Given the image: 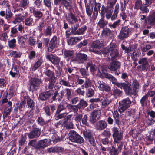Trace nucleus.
<instances>
[{"mask_svg":"<svg viewBox=\"0 0 155 155\" xmlns=\"http://www.w3.org/2000/svg\"><path fill=\"white\" fill-rule=\"evenodd\" d=\"M104 76L109 79L112 82L113 84H114L118 87L121 89H123L127 94H129L130 90V86L131 85L129 83H118L117 81V80L112 75L107 73H104Z\"/></svg>","mask_w":155,"mask_h":155,"instance_id":"f257e3e1","label":"nucleus"},{"mask_svg":"<svg viewBox=\"0 0 155 155\" xmlns=\"http://www.w3.org/2000/svg\"><path fill=\"white\" fill-rule=\"evenodd\" d=\"M101 52L104 56L105 57L107 56L110 53L112 60H114L116 58L119 54L116 46L113 43H110L107 46L104 48Z\"/></svg>","mask_w":155,"mask_h":155,"instance_id":"f03ea898","label":"nucleus"},{"mask_svg":"<svg viewBox=\"0 0 155 155\" xmlns=\"http://www.w3.org/2000/svg\"><path fill=\"white\" fill-rule=\"evenodd\" d=\"M131 102L130 99L126 98L119 102L118 111L120 113L124 112L130 106Z\"/></svg>","mask_w":155,"mask_h":155,"instance_id":"7ed1b4c3","label":"nucleus"},{"mask_svg":"<svg viewBox=\"0 0 155 155\" xmlns=\"http://www.w3.org/2000/svg\"><path fill=\"white\" fill-rule=\"evenodd\" d=\"M68 135L69 140L73 142L81 144L84 142L83 138L74 130L70 131Z\"/></svg>","mask_w":155,"mask_h":155,"instance_id":"20e7f679","label":"nucleus"},{"mask_svg":"<svg viewBox=\"0 0 155 155\" xmlns=\"http://www.w3.org/2000/svg\"><path fill=\"white\" fill-rule=\"evenodd\" d=\"M102 43L99 40H97L93 42L90 47L89 51L98 54H101V47Z\"/></svg>","mask_w":155,"mask_h":155,"instance_id":"39448f33","label":"nucleus"},{"mask_svg":"<svg viewBox=\"0 0 155 155\" xmlns=\"http://www.w3.org/2000/svg\"><path fill=\"white\" fill-rule=\"evenodd\" d=\"M112 131L113 132L112 136L114 140V143H120L123 138L122 133L118 130L117 128L116 127L112 128Z\"/></svg>","mask_w":155,"mask_h":155,"instance_id":"423d86ee","label":"nucleus"},{"mask_svg":"<svg viewBox=\"0 0 155 155\" xmlns=\"http://www.w3.org/2000/svg\"><path fill=\"white\" fill-rule=\"evenodd\" d=\"M101 114L100 109H97L94 110L91 114L90 120L92 123H94L98 120L100 118Z\"/></svg>","mask_w":155,"mask_h":155,"instance_id":"0eeeda50","label":"nucleus"},{"mask_svg":"<svg viewBox=\"0 0 155 155\" xmlns=\"http://www.w3.org/2000/svg\"><path fill=\"white\" fill-rule=\"evenodd\" d=\"M130 32V29L127 26L123 27L118 35V38L121 40H123L127 38Z\"/></svg>","mask_w":155,"mask_h":155,"instance_id":"6e6552de","label":"nucleus"},{"mask_svg":"<svg viewBox=\"0 0 155 155\" xmlns=\"http://www.w3.org/2000/svg\"><path fill=\"white\" fill-rule=\"evenodd\" d=\"M41 82L40 79L37 78H32L30 82L29 90L33 91L36 90Z\"/></svg>","mask_w":155,"mask_h":155,"instance_id":"1a4fd4ad","label":"nucleus"},{"mask_svg":"<svg viewBox=\"0 0 155 155\" xmlns=\"http://www.w3.org/2000/svg\"><path fill=\"white\" fill-rule=\"evenodd\" d=\"M130 86V91L129 94L136 95L138 93L140 87V85L139 82L137 80H134L132 81V89Z\"/></svg>","mask_w":155,"mask_h":155,"instance_id":"9d476101","label":"nucleus"},{"mask_svg":"<svg viewBox=\"0 0 155 155\" xmlns=\"http://www.w3.org/2000/svg\"><path fill=\"white\" fill-rule=\"evenodd\" d=\"M87 55L81 53L78 54L76 57L72 61L76 63H83L87 61Z\"/></svg>","mask_w":155,"mask_h":155,"instance_id":"9b49d317","label":"nucleus"},{"mask_svg":"<svg viewBox=\"0 0 155 155\" xmlns=\"http://www.w3.org/2000/svg\"><path fill=\"white\" fill-rule=\"evenodd\" d=\"M57 37L56 35L54 36L51 39L48 48V51L51 52L53 49L57 47Z\"/></svg>","mask_w":155,"mask_h":155,"instance_id":"f8f14e48","label":"nucleus"},{"mask_svg":"<svg viewBox=\"0 0 155 155\" xmlns=\"http://www.w3.org/2000/svg\"><path fill=\"white\" fill-rule=\"evenodd\" d=\"M121 64L117 61H113L111 62L108 68L111 71H115L120 68Z\"/></svg>","mask_w":155,"mask_h":155,"instance_id":"ddd939ff","label":"nucleus"},{"mask_svg":"<svg viewBox=\"0 0 155 155\" xmlns=\"http://www.w3.org/2000/svg\"><path fill=\"white\" fill-rule=\"evenodd\" d=\"M66 17L67 21L71 24L77 23L78 21L77 16L71 12L68 13L66 15Z\"/></svg>","mask_w":155,"mask_h":155,"instance_id":"4468645a","label":"nucleus"},{"mask_svg":"<svg viewBox=\"0 0 155 155\" xmlns=\"http://www.w3.org/2000/svg\"><path fill=\"white\" fill-rule=\"evenodd\" d=\"M41 134V130L38 128H34L28 134L29 138L32 139L38 137Z\"/></svg>","mask_w":155,"mask_h":155,"instance_id":"2eb2a0df","label":"nucleus"},{"mask_svg":"<svg viewBox=\"0 0 155 155\" xmlns=\"http://www.w3.org/2000/svg\"><path fill=\"white\" fill-rule=\"evenodd\" d=\"M46 58L54 64H58L60 61V59L59 58L52 54L47 55Z\"/></svg>","mask_w":155,"mask_h":155,"instance_id":"dca6fc26","label":"nucleus"},{"mask_svg":"<svg viewBox=\"0 0 155 155\" xmlns=\"http://www.w3.org/2000/svg\"><path fill=\"white\" fill-rule=\"evenodd\" d=\"M97 86L99 90L102 91L109 92L110 90V87L103 81L98 82Z\"/></svg>","mask_w":155,"mask_h":155,"instance_id":"f3484780","label":"nucleus"},{"mask_svg":"<svg viewBox=\"0 0 155 155\" xmlns=\"http://www.w3.org/2000/svg\"><path fill=\"white\" fill-rule=\"evenodd\" d=\"M53 90H50L41 93L39 95V98L41 100H45L50 96L54 94Z\"/></svg>","mask_w":155,"mask_h":155,"instance_id":"a211bd4d","label":"nucleus"},{"mask_svg":"<svg viewBox=\"0 0 155 155\" xmlns=\"http://www.w3.org/2000/svg\"><path fill=\"white\" fill-rule=\"evenodd\" d=\"M107 126V123L104 120H100L96 124L95 128L98 130H101L105 129Z\"/></svg>","mask_w":155,"mask_h":155,"instance_id":"6ab92c4d","label":"nucleus"},{"mask_svg":"<svg viewBox=\"0 0 155 155\" xmlns=\"http://www.w3.org/2000/svg\"><path fill=\"white\" fill-rule=\"evenodd\" d=\"M47 142L48 140L46 139L39 141L37 143V146H35L36 149L44 148L46 147L47 145Z\"/></svg>","mask_w":155,"mask_h":155,"instance_id":"aec40b11","label":"nucleus"},{"mask_svg":"<svg viewBox=\"0 0 155 155\" xmlns=\"http://www.w3.org/2000/svg\"><path fill=\"white\" fill-rule=\"evenodd\" d=\"M10 74L13 77H15L17 75L19 76H20L19 71V67L15 65L12 68L11 71L9 72Z\"/></svg>","mask_w":155,"mask_h":155,"instance_id":"412c9836","label":"nucleus"},{"mask_svg":"<svg viewBox=\"0 0 155 155\" xmlns=\"http://www.w3.org/2000/svg\"><path fill=\"white\" fill-rule=\"evenodd\" d=\"M54 95L52 97V99L53 101L58 100V101H60L62 99L64 96V93L63 90H61L59 93H54Z\"/></svg>","mask_w":155,"mask_h":155,"instance_id":"4be33fe9","label":"nucleus"},{"mask_svg":"<svg viewBox=\"0 0 155 155\" xmlns=\"http://www.w3.org/2000/svg\"><path fill=\"white\" fill-rule=\"evenodd\" d=\"M122 94V91L117 88L114 89L113 90L112 95L115 98L120 97Z\"/></svg>","mask_w":155,"mask_h":155,"instance_id":"5701e85b","label":"nucleus"},{"mask_svg":"<svg viewBox=\"0 0 155 155\" xmlns=\"http://www.w3.org/2000/svg\"><path fill=\"white\" fill-rule=\"evenodd\" d=\"M26 15L25 14L24 15H22L21 14H19L16 15V18L15 19L12 21V23L14 24L17 23V22H20L21 21L23 20L26 17Z\"/></svg>","mask_w":155,"mask_h":155,"instance_id":"b1692460","label":"nucleus"},{"mask_svg":"<svg viewBox=\"0 0 155 155\" xmlns=\"http://www.w3.org/2000/svg\"><path fill=\"white\" fill-rule=\"evenodd\" d=\"M52 27L48 26L44 31V34L46 36H51L52 34Z\"/></svg>","mask_w":155,"mask_h":155,"instance_id":"393cba45","label":"nucleus"},{"mask_svg":"<svg viewBox=\"0 0 155 155\" xmlns=\"http://www.w3.org/2000/svg\"><path fill=\"white\" fill-rule=\"evenodd\" d=\"M29 4V0H21L19 4V6L24 9H26L28 7Z\"/></svg>","mask_w":155,"mask_h":155,"instance_id":"a878e982","label":"nucleus"},{"mask_svg":"<svg viewBox=\"0 0 155 155\" xmlns=\"http://www.w3.org/2000/svg\"><path fill=\"white\" fill-rule=\"evenodd\" d=\"M62 124L67 129L73 128L74 126L72 121H64L62 122Z\"/></svg>","mask_w":155,"mask_h":155,"instance_id":"bb28decb","label":"nucleus"},{"mask_svg":"<svg viewBox=\"0 0 155 155\" xmlns=\"http://www.w3.org/2000/svg\"><path fill=\"white\" fill-rule=\"evenodd\" d=\"M64 58H68V59H70L73 55L74 51L73 50H65L64 51Z\"/></svg>","mask_w":155,"mask_h":155,"instance_id":"cd10ccee","label":"nucleus"},{"mask_svg":"<svg viewBox=\"0 0 155 155\" xmlns=\"http://www.w3.org/2000/svg\"><path fill=\"white\" fill-rule=\"evenodd\" d=\"M139 64L141 65L143 67L145 68L148 65V62L147 59L146 58H142L140 59L138 62Z\"/></svg>","mask_w":155,"mask_h":155,"instance_id":"c85d7f7f","label":"nucleus"},{"mask_svg":"<svg viewBox=\"0 0 155 155\" xmlns=\"http://www.w3.org/2000/svg\"><path fill=\"white\" fill-rule=\"evenodd\" d=\"M32 12L36 18H40L43 16V13L41 12L38 10H35V8L33 9Z\"/></svg>","mask_w":155,"mask_h":155,"instance_id":"c756f323","label":"nucleus"},{"mask_svg":"<svg viewBox=\"0 0 155 155\" xmlns=\"http://www.w3.org/2000/svg\"><path fill=\"white\" fill-rule=\"evenodd\" d=\"M107 21L104 20V17H102L97 23L98 25L100 28H103L107 24Z\"/></svg>","mask_w":155,"mask_h":155,"instance_id":"7c9ffc66","label":"nucleus"},{"mask_svg":"<svg viewBox=\"0 0 155 155\" xmlns=\"http://www.w3.org/2000/svg\"><path fill=\"white\" fill-rule=\"evenodd\" d=\"M16 40L13 38L8 41V47L11 48H14L16 46Z\"/></svg>","mask_w":155,"mask_h":155,"instance_id":"2f4dec72","label":"nucleus"},{"mask_svg":"<svg viewBox=\"0 0 155 155\" xmlns=\"http://www.w3.org/2000/svg\"><path fill=\"white\" fill-rule=\"evenodd\" d=\"M51 137L50 139V141H52L54 144L59 142L60 140L59 137L56 134H52L51 135Z\"/></svg>","mask_w":155,"mask_h":155,"instance_id":"473e14b6","label":"nucleus"},{"mask_svg":"<svg viewBox=\"0 0 155 155\" xmlns=\"http://www.w3.org/2000/svg\"><path fill=\"white\" fill-rule=\"evenodd\" d=\"M38 40L33 37H30L28 40V44L31 46H34L37 44Z\"/></svg>","mask_w":155,"mask_h":155,"instance_id":"72a5a7b5","label":"nucleus"},{"mask_svg":"<svg viewBox=\"0 0 155 155\" xmlns=\"http://www.w3.org/2000/svg\"><path fill=\"white\" fill-rule=\"evenodd\" d=\"M28 38L27 35H24L21 36L19 38L18 41L19 43L21 45H25V42L27 39Z\"/></svg>","mask_w":155,"mask_h":155,"instance_id":"f704fd0d","label":"nucleus"},{"mask_svg":"<svg viewBox=\"0 0 155 155\" xmlns=\"http://www.w3.org/2000/svg\"><path fill=\"white\" fill-rule=\"evenodd\" d=\"M91 80L89 79H87L84 83L81 85V88L82 89L88 88L91 86Z\"/></svg>","mask_w":155,"mask_h":155,"instance_id":"c9c22d12","label":"nucleus"},{"mask_svg":"<svg viewBox=\"0 0 155 155\" xmlns=\"http://www.w3.org/2000/svg\"><path fill=\"white\" fill-rule=\"evenodd\" d=\"M151 46L150 45L141 44L140 45V49L143 52H146L149 49H151Z\"/></svg>","mask_w":155,"mask_h":155,"instance_id":"e433bc0d","label":"nucleus"},{"mask_svg":"<svg viewBox=\"0 0 155 155\" xmlns=\"http://www.w3.org/2000/svg\"><path fill=\"white\" fill-rule=\"evenodd\" d=\"M94 90L91 88L88 89L86 92V96L87 97H91L94 94Z\"/></svg>","mask_w":155,"mask_h":155,"instance_id":"4c0bfd02","label":"nucleus"},{"mask_svg":"<svg viewBox=\"0 0 155 155\" xmlns=\"http://www.w3.org/2000/svg\"><path fill=\"white\" fill-rule=\"evenodd\" d=\"M49 81L48 88L49 89H52L54 87V84L55 82V78H49Z\"/></svg>","mask_w":155,"mask_h":155,"instance_id":"58836bf2","label":"nucleus"},{"mask_svg":"<svg viewBox=\"0 0 155 155\" xmlns=\"http://www.w3.org/2000/svg\"><path fill=\"white\" fill-rule=\"evenodd\" d=\"M33 21V18L31 16H30L29 17L25 19V24L27 26H30L32 25Z\"/></svg>","mask_w":155,"mask_h":155,"instance_id":"ea45409f","label":"nucleus"},{"mask_svg":"<svg viewBox=\"0 0 155 155\" xmlns=\"http://www.w3.org/2000/svg\"><path fill=\"white\" fill-rule=\"evenodd\" d=\"M101 7V4L99 3H95V7L94 8V13L96 15H97L98 12L100 11Z\"/></svg>","mask_w":155,"mask_h":155,"instance_id":"a19ab883","label":"nucleus"},{"mask_svg":"<svg viewBox=\"0 0 155 155\" xmlns=\"http://www.w3.org/2000/svg\"><path fill=\"white\" fill-rule=\"evenodd\" d=\"M87 29V26L84 25L79 28L76 31V33L78 35L83 34Z\"/></svg>","mask_w":155,"mask_h":155,"instance_id":"79ce46f5","label":"nucleus"},{"mask_svg":"<svg viewBox=\"0 0 155 155\" xmlns=\"http://www.w3.org/2000/svg\"><path fill=\"white\" fill-rule=\"evenodd\" d=\"M45 74L49 77V78H55L54 72L51 71L50 70H46L45 72Z\"/></svg>","mask_w":155,"mask_h":155,"instance_id":"37998d69","label":"nucleus"},{"mask_svg":"<svg viewBox=\"0 0 155 155\" xmlns=\"http://www.w3.org/2000/svg\"><path fill=\"white\" fill-rule=\"evenodd\" d=\"M21 53L19 52H17L15 51H13L10 53V55L11 57L14 58H16L18 57H20L21 55Z\"/></svg>","mask_w":155,"mask_h":155,"instance_id":"c03bdc74","label":"nucleus"},{"mask_svg":"<svg viewBox=\"0 0 155 155\" xmlns=\"http://www.w3.org/2000/svg\"><path fill=\"white\" fill-rule=\"evenodd\" d=\"M68 114V113L66 112L63 113L59 114H57L55 115V119L56 120H58L59 119H61L65 117Z\"/></svg>","mask_w":155,"mask_h":155,"instance_id":"a18cd8bd","label":"nucleus"},{"mask_svg":"<svg viewBox=\"0 0 155 155\" xmlns=\"http://www.w3.org/2000/svg\"><path fill=\"white\" fill-rule=\"evenodd\" d=\"M83 134L85 137L88 138L92 137V132L89 130L86 129L83 131Z\"/></svg>","mask_w":155,"mask_h":155,"instance_id":"49530a36","label":"nucleus"},{"mask_svg":"<svg viewBox=\"0 0 155 155\" xmlns=\"http://www.w3.org/2000/svg\"><path fill=\"white\" fill-rule=\"evenodd\" d=\"M12 15L13 14L9 9L6 10L5 18L7 20H9L12 17Z\"/></svg>","mask_w":155,"mask_h":155,"instance_id":"de8ad7c7","label":"nucleus"},{"mask_svg":"<svg viewBox=\"0 0 155 155\" xmlns=\"http://www.w3.org/2000/svg\"><path fill=\"white\" fill-rule=\"evenodd\" d=\"M142 4V2L141 0H137L135 4V6L134 7V9H138L141 6Z\"/></svg>","mask_w":155,"mask_h":155,"instance_id":"09e8293b","label":"nucleus"},{"mask_svg":"<svg viewBox=\"0 0 155 155\" xmlns=\"http://www.w3.org/2000/svg\"><path fill=\"white\" fill-rule=\"evenodd\" d=\"M148 100V97L146 94L140 100V103L142 106H144L147 104V101Z\"/></svg>","mask_w":155,"mask_h":155,"instance_id":"8fccbe9b","label":"nucleus"},{"mask_svg":"<svg viewBox=\"0 0 155 155\" xmlns=\"http://www.w3.org/2000/svg\"><path fill=\"white\" fill-rule=\"evenodd\" d=\"M121 20L120 19L114 22L112 24H109V26L111 28H115L118 26L120 24Z\"/></svg>","mask_w":155,"mask_h":155,"instance_id":"3c124183","label":"nucleus"},{"mask_svg":"<svg viewBox=\"0 0 155 155\" xmlns=\"http://www.w3.org/2000/svg\"><path fill=\"white\" fill-rule=\"evenodd\" d=\"M67 107L71 108L74 112H77L78 110V109L80 108H79V106H78V105L73 106L70 104H68L67 105Z\"/></svg>","mask_w":155,"mask_h":155,"instance_id":"603ef678","label":"nucleus"},{"mask_svg":"<svg viewBox=\"0 0 155 155\" xmlns=\"http://www.w3.org/2000/svg\"><path fill=\"white\" fill-rule=\"evenodd\" d=\"M69 2L66 0H62L61 1L62 4H63L65 7L67 8H68L71 7V2L70 0H69Z\"/></svg>","mask_w":155,"mask_h":155,"instance_id":"864d4df0","label":"nucleus"},{"mask_svg":"<svg viewBox=\"0 0 155 155\" xmlns=\"http://www.w3.org/2000/svg\"><path fill=\"white\" fill-rule=\"evenodd\" d=\"M66 93L65 96L68 100H70L71 97V91L70 89L68 88H66L65 89Z\"/></svg>","mask_w":155,"mask_h":155,"instance_id":"5fc2aeb1","label":"nucleus"},{"mask_svg":"<svg viewBox=\"0 0 155 155\" xmlns=\"http://www.w3.org/2000/svg\"><path fill=\"white\" fill-rule=\"evenodd\" d=\"M75 121L78 122H80L82 119L83 117V115L81 114L76 113L75 115Z\"/></svg>","mask_w":155,"mask_h":155,"instance_id":"6e6d98bb","label":"nucleus"},{"mask_svg":"<svg viewBox=\"0 0 155 155\" xmlns=\"http://www.w3.org/2000/svg\"><path fill=\"white\" fill-rule=\"evenodd\" d=\"M86 11L87 15L91 16L93 12V8H91L90 6L87 5H86Z\"/></svg>","mask_w":155,"mask_h":155,"instance_id":"4d7b16f0","label":"nucleus"},{"mask_svg":"<svg viewBox=\"0 0 155 155\" xmlns=\"http://www.w3.org/2000/svg\"><path fill=\"white\" fill-rule=\"evenodd\" d=\"M27 104L28 108L32 109L35 106V103L31 99H29L27 102Z\"/></svg>","mask_w":155,"mask_h":155,"instance_id":"13d9d810","label":"nucleus"},{"mask_svg":"<svg viewBox=\"0 0 155 155\" xmlns=\"http://www.w3.org/2000/svg\"><path fill=\"white\" fill-rule=\"evenodd\" d=\"M88 70L84 68H81L80 69V71L81 74L82 76H88L89 75Z\"/></svg>","mask_w":155,"mask_h":155,"instance_id":"bf43d9fd","label":"nucleus"},{"mask_svg":"<svg viewBox=\"0 0 155 155\" xmlns=\"http://www.w3.org/2000/svg\"><path fill=\"white\" fill-rule=\"evenodd\" d=\"M149 21L151 25L155 24V11L153 12L150 17Z\"/></svg>","mask_w":155,"mask_h":155,"instance_id":"052dcab7","label":"nucleus"},{"mask_svg":"<svg viewBox=\"0 0 155 155\" xmlns=\"http://www.w3.org/2000/svg\"><path fill=\"white\" fill-rule=\"evenodd\" d=\"M121 47L122 49L124 50L125 52L127 53H129L131 51V47L130 45L127 48L124 45L122 44L121 45Z\"/></svg>","mask_w":155,"mask_h":155,"instance_id":"680f3d73","label":"nucleus"},{"mask_svg":"<svg viewBox=\"0 0 155 155\" xmlns=\"http://www.w3.org/2000/svg\"><path fill=\"white\" fill-rule=\"evenodd\" d=\"M12 107H9L8 109L6 108L5 111L4 113L3 114V117L5 118L7 117V116L10 114L11 111Z\"/></svg>","mask_w":155,"mask_h":155,"instance_id":"e2e57ef3","label":"nucleus"},{"mask_svg":"<svg viewBox=\"0 0 155 155\" xmlns=\"http://www.w3.org/2000/svg\"><path fill=\"white\" fill-rule=\"evenodd\" d=\"M79 26V24L76 23V24L74 25V26L71 28V32L74 35L77 34L76 33V31H77V30Z\"/></svg>","mask_w":155,"mask_h":155,"instance_id":"0e129e2a","label":"nucleus"},{"mask_svg":"<svg viewBox=\"0 0 155 155\" xmlns=\"http://www.w3.org/2000/svg\"><path fill=\"white\" fill-rule=\"evenodd\" d=\"M60 83L62 85H64L68 87L71 86V85H70L69 83L68 82L66 81L64 79H61L60 81Z\"/></svg>","mask_w":155,"mask_h":155,"instance_id":"69168bd1","label":"nucleus"},{"mask_svg":"<svg viewBox=\"0 0 155 155\" xmlns=\"http://www.w3.org/2000/svg\"><path fill=\"white\" fill-rule=\"evenodd\" d=\"M34 4L35 6L37 8H41L42 5L41 0H35L34 2Z\"/></svg>","mask_w":155,"mask_h":155,"instance_id":"338daca9","label":"nucleus"},{"mask_svg":"<svg viewBox=\"0 0 155 155\" xmlns=\"http://www.w3.org/2000/svg\"><path fill=\"white\" fill-rule=\"evenodd\" d=\"M8 38V36L6 32H4L0 35V39L4 41H6Z\"/></svg>","mask_w":155,"mask_h":155,"instance_id":"774afa93","label":"nucleus"}]
</instances>
